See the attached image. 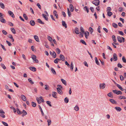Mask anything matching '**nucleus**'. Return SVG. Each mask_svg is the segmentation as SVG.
<instances>
[{
    "mask_svg": "<svg viewBox=\"0 0 126 126\" xmlns=\"http://www.w3.org/2000/svg\"><path fill=\"white\" fill-rule=\"evenodd\" d=\"M2 32L4 35H6L7 34V32L4 30H3L2 31Z\"/></svg>",
    "mask_w": 126,
    "mask_h": 126,
    "instance_id": "nucleus-64",
    "label": "nucleus"
},
{
    "mask_svg": "<svg viewBox=\"0 0 126 126\" xmlns=\"http://www.w3.org/2000/svg\"><path fill=\"white\" fill-rule=\"evenodd\" d=\"M30 23L31 26H33L35 25V23L34 20H31L30 21Z\"/></svg>",
    "mask_w": 126,
    "mask_h": 126,
    "instance_id": "nucleus-6",
    "label": "nucleus"
},
{
    "mask_svg": "<svg viewBox=\"0 0 126 126\" xmlns=\"http://www.w3.org/2000/svg\"><path fill=\"white\" fill-rule=\"evenodd\" d=\"M61 81L62 83H63L65 86L66 85V81L65 80L63 79H61Z\"/></svg>",
    "mask_w": 126,
    "mask_h": 126,
    "instance_id": "nucleus-21",
    "label": "nucleus"
},
{
    "mask_svg": "<svg viewBox=\"0 0 126 126\" xmlns=\"http://www.w3.org/2000/svg\"><path fill=\"white\" fill-rule=\"evenodd\" d=\"M57 88H59L60 89H63L62 86L61 85L58 84L57 85Z\"/></svg>",
    "mask_w": 126,
    "mask_h": 126,
    "instance_id": "nucleus-41",
    "label": "nucleus"
},
{
    "mask_svg": "<svg viewBox=\"0 0 126 126\" xmlns=\"http://www.w3.org/2000/svg\"><path fill=\"white\" fill-rule=\"evenodd\" d=\"M83 34H85V37L86 39L88 38V36H89V33L88 32L86 31Z\"/></svg>",
    "mask_w": 126,
    "mask_h": 126,
    "instance_id": "nucleus-8",
    "label": "nucleus"
},
{
    "mask_svg": "<svg viewBox=\"0 0 126 126\" xmlns=\"http://www.w3.org/2000/svg\"><path fill=\"white\" fill-rule=\"evenodd\" d=\"M69 7L70 11L71 12H73L74 10V9L73 8V6L72 4H70Z\"/></svg>",
    "mask_w": 126,
    "mask_h": 126,
    "instance_id": "nucleus-19",
    "label": "nucleus"
},
{
    "mask_svg": "<svg viewBox=\"0 0 126 126\" xmlns=\"http://www.w3.org/2000/svg\"><path fill=\"white\" fill-rule=\"evenodd\" d=\"M44 13L45 14H43L42 16H48V14L47 11H45Z\"/></svg>",
    "mask_w": 126,
    "mask_h": 126,
    "instance_id": "nucleus-40",
    "label": "nucleus"
},
{
    "mask_svg": "<svg viewBox=\"0 0 126 126\" xmlns=\"http://www.w3.org/2000/svg\"><path fill=\"white\" fill-rule=\"evenodd\" d=\"M56 51H57V52L58 54H59L60 53L61 51L58 48H57L56 49Z\"/></svg>",
    "mask_w": 126,
    "mask_h": 126,
    "instance_id": "nucleus-54",
    "label": "nucleus"
},
{
    "mask_svg": "<svg viewBox=\"0 0 126 126\" xmlns=\"http://www.w3.org/2000/svg\"><path fill=\"white\" fill-rule=\"evenodd\" d=\"M80 43H82V44H83L85 45H87V44H86V43L85 42V41L83 40H82V39L80 40Z\"/></svg>",
    "mask_w": 126,
    "mask_h": 126,
    "instance_id": "nucleus-23",
    "label": "nucleus"
},
{
    "mask_svg": "<svg viewBox=\"0 0 126 126\" xmlns=\"http://www.w3.org/2000/svg\"><path fill=\"white\" fill-rule=\"evenodd\" d=\"M112 13L110 12H108L107 14L108 16H111L112 15Z\"/></svg>",
    "mask_w": 126,
    "mask_h": 126,
    "instance_id": "nucleus-57",
    "label": "nucleus"
},
{
    "mask_svg": "<svg viewBox=\"0 0 126 126\" xmlns=\"http://www.w3.org/2000/svg\"><path fill=\"white\" fill-rule=\"evenodd\" d=\"M47 39L49 41H50L51 42H52V39L51 37L48 36L47 37Z\"/></svg>",
    "mask_w": 126,
    "mask_h": 126,
    "instance_id": "nucleus-37",
    "label": "nucleus"
},
{
    "mask_svg": "<svg viewBox=\"0 0 126 126\" xmlns=\"http://www.w3.org/2000/svg\"><path fill=\"white\" fill-rule=\"evenodd\" d=\"M119 98L120 99H126V97L124 96H120Z\"/></svg>",
    "mask_w": 126,
    "mask_h": 126,
    "instance_id": "nucleus-48",
    "label": "nucleus"
},
{
    "mask_svg": "<svg viewBox=\"0 0 126 126\" xmlns=\"http://www.w3.org/2000/svg\"><path fill=\"white\" fill-rule=\"evenodd\" d=\"M62 26L65 27V28H66L67 27V24H66L65 21H62Z\"/></svg>",
    "mask_w": 126,
    "mask_h": 126,
    "instance_id": "nucleus-13",
    "label": "nucleus"
},
{
    "mask_svg": "<svg viewBox=\"0 0 126 126\" xmlns=\"http://www.w3.org/2000/svg\"><path fill=\"white\" fill-rule=\"evenodd\" d=\"M117 66L118 67L120 68H121L123 67L121 64L119 63L117 64Z\"/></svg>",
    "mask_w": 126,
    "mask_h": 126,
    "instance_id": "nucleus-53",
    "label": "nucleus"
},
{
    "mask_svg": "<svg viewBox=\"0 0 126 126\" xmlns=\"http://www.w3.org/2000/svg\"><path fill=\"white\" fill-rule=\"evenodd\" d=\"M90 34H92L93 32V28L91 27H90L89 30Z\"/></svg>",
    "mask_w": 126,
    "mask_h": 126,
    "instance_id": "nucleus-31",
    "label": "nucleus"
},
{
    "mask_svg": "<svg viewBox=\"0 0 126 126\" xmlns=\"http://www.w3.org/2000/svg\"><path fill=\"white\" fill-rule=\"evenodd\" d=\"M34 38L35 40L37 42H39L40 40L38 36L36 35L34 36Z\"/></svg>",
    "mask_w": 126,
    "mask_h": 126,
    "instance_id": "nucleus-5",
    "label": "nucleus"
},
{
    "mask_svg": "<svg viewBox=\"0 0 126 126\" xmlns=\"http://www.w3.org/2000/svg\"><path fill=\"white\" fill-rule=\"evenodd\" d=\"M74 110H76V111H78L79 110V107H78V106L76 105L75 107L74 108Z\"/></svg>",
    "mask_w": 126,
    "mask_h": 126,
    "instance_id": "nucleus-47",
    "label": "nucleus"
},
{
    "mask_svg": "<svg viewBox=\"0 0 126 126\" xmlns=\"http://www.w3.org/2000/svg\"><path fill=\"white\" fill-rule=\"evenodd\" d=\"M46 103L49 106L51 107L52 105L51 104V102L49 101H47L46 102Z\"/></svg>",
    "mask_w": 126,
    "mask_h": 126,
    "instance_id": "nucleus-38",
    "label": "nucleus"
},
{
    "mask_svg": "<svg viewBox=\"0 0 126 126\" xmlns=\"http://www.w3.org/2000/svg\"><path fill=\"white\" fill-rule=\"evenodd\" d=\"M109 100L113 104H117V102L113 99H110Z\"/></svg>",
    "mask_w": 126,
    "mask_h": 126,
    "instance_id": "nucleus-10",
    "label": "nucleus"
},
{
    "mask_svg": "<svg viewBox=\"0 0 126 126\" xmlns=\"http://www.w3.org/2000/svg\"><path fill=\"white\" fill-rule=\"evenodd\" d=\"M117 40L120 43H121L122 42V40L121 37L119 36H118L117 37Z\"/></svg>",
    "mask_w": 126,
    "mask_h": 126,
    "instance_id": "nucleus-26",
    "label": "nucleus"
},
{
    "mask_svg": "<svg viewBox=\"0 0 126 126\" xmlns=\"http://www.w3.org/2000/svg\"><path fill=\"white\" fill-rule=\"evenodd\" d=\"M40 100L42 102L44 103L45 101L44 100V99L42 98V96H40L39 97Z\"/></svg>",
    "mask_w": 126,
    "mask_h": 126,
    "instance_id": "nucleus-56",
    "label": "nucleus"
},
{
    "mask_svg": "<svg viewBox=\"0 0 126 126\" xmlns=\"http://www.w3.org/2000/svg\"><path fill=\"white\" fill-rule=\"evenodd\" d=\"M29 82L32 84H34V82L32 80L31 78H29L28 79Z\"/></svg>",
    "mask_w": 126,
    "mask_h": 126,
    "instance_id": "nucleus-32",
    "label": "nucleus"
},
{
    "mask_svg": "<svg viewBox=\"0 0 126 126\" xmlns=\"http://www.w3.org/2000/svg\"><path fill=\"white\" fill-rule=\"evenodd\" d=\"M52 54H53V57L54 58H55L56 57V54L54 51H53L52 53Z\"/></svg>",
    "mask_w": 126,
    "mask_h": 126,
    "instance_id": "nucleus-36",
    "label": "nucleus"
},
{
    "mask_svg": "<svg viewBox=\"0 0 126 126\" xmlns=\"http://www.w3.org/2000/svg\"><path fill=\"white\" fill-rule=\"evenodd\" d=\"M92 3L96 6H98L99 4L100 1L99 0H94Z\"/></svg>",
    "mask_w": 126,
    "mask_h": 126,
    "instance_id": "nucleus-1",
    "label": "nucleus"
},
{
    "mask_svg": "<svg viewBox=\"0 0 126 126\" xmlns=\"http://www.w3.org/2000/svg\"><path fill=\"white\" fill-rule=\"evenodd\" d=\"M117 86L122 91H123L124 90H125L119 84H117Z\"/></svg>",
    "mask_w": 126,
    "mask_h": 126,
    "instance_id": "nucleus-24",
    "label": "nucleus"
},
{
    "mask_svg": "<svg viewBox=\"0 0 126 126\" xmlns=\"http://www.w3.org/2000/svg\"><path fill=\"white\" fill-rule=\"evenodd\" d=\"M10 29L12 32L13 33L15 34L16 33V31L14 28H11Z\"/></svg>",
    "mask_w": 126,
    "mask_h": 126,
    "instance_id": "nucleus-30",
    "label": "nucleus"
},
{
    "mask_svg": "<svg viewBox=\"0 0 126 126\" xmlns=\"http://www.w3.org/2000/svg\"><path fill=\"white\" fill-rule=\"evenodd\" d=\"M118 32L121 35H123L124 34L123 32L122 31H118Z\"/></svg>",
    "mask_w": 126,
    "mask_h": 126,
    "instance_id": "nucleus-52",
    "label": "nucleus"
},
{
    "mask_svg": "<svg viewBox=\"0 0 126 126\" xmlns=\"http://www.w3.org/2000/svg\"><path fill=\"white\" fill-rule=\"evenodd\" d=\"M112 38L113 41L114 40H115L116 39L115 38V36L114 35H112Z\"/></svg>",
    "mask_w": 126,
    "mask_h": 126,
    "instance_id": "nucleus-63",
    "label": "nucleus"
},
{
    "mask_svg": "<svg viewBox=\"0 0 126 126\" xmlns=\"http://www.w3.org/2000/svg\"><path fill=\"white\" fill-rule=\"evenodd\" d=\"M8 13L11 16H14L13 12L11 11H9L8 12Z\"/></svg>",
    "mask_w": 126,
    "mask_h": 126,
    "instance_id": "nucleus-28",
    "label": "nucleus"
},
{
    "mask_svg": "<svg viewBox=\"0 0 126 126\" xmlns=\"http://www.w3.org/2000/svg\"><path fill=\"white\" fill-rule=\"evenodd\" d=\"M29 68L31 71L33 72L36 71V68L33 67H29Z\"/></svg>",
    "mask_w": 126,
    "mask_h": 126,
    "instance_id": "nucleus-7",
    "label": "nucleus"
},
{
    "mask_svg": "<svg viewBox=\"0 0 126 126\" xmlns=\"http://www.w3.org/2000/svg\"><path fill=\"white\" fill-rule=\"evenodd\" d=\"M47 122L48 123V125L49 126L51 124V120L50 119H48Z\"/></svg>",
    "mask_w": 126,
    "mask_h": 126,
    "instance_id": "nucleus-39",
    "label": "nucleus"
},
{
    "mask_svg": "<svg viewBox=\"0 0 126 126\" xmlns=\"http://www.w3.org/2000/svg\"><path fill=\"white\" fill-rule=\"evenodd\" d=\"M45 85L46 87L45 88V89L47 90H48L49 89V86L47 85Z\"/></svg>",
    "mask_w": 126,
    "mask_h": 126,
    "instance_id": "nucleus-58",
    "label": "nucleus"
},
{
    "mask_svg": "<svg viewBox=\"0 0 126 126\" xmlns=\"http://www.w3.org/2000/svg\"><path fill=\"white\" fill-rule=\"evenodd\" d=\"M60 57L61 59L63 61H64L65 60V57L62 54H61L60 56Z\"/></svg>",
    "mask_w": 126,
    "mask_h": 126,
    "instance_id": "nucleus-18",
    "label": "nucleus"
},
{
    "mask_svg": "<svg viewBox=\"0 0 126 126\" xmlns=\"http://www.w3.org/2000/svg\"><path fill=\"white\" fill-rule=\"evenodd\" d=\"M0 46L5 51H6V49L4 47V46L2 45L1 44H0Z\"/></svg>",
    "mask_w": 126,
    "mask_h": 126,
    "instance_id": "nucleus-59",
    "label": "nucleus"
},
{
    "mask_svg": "<svg viewBox=\"0 0 126 126\" xmlns=\"http://www.w3.org/2000/svg\"><path fill=\"white\" fill-rule=\"evenodd\" d=\"M52 93V96L55 98H57V97L56 96V95L57 94V93L55 92H53Z\"/></svg>",
    "mask_w": 126,
    "mask_h": 126,
    "instance_id": "nucleus-9",
    "label": "nucleus"
},
{
    "mask_svg": "<svg viewBox=\"0 0 126 126\" xmlns=\"http://www.w3.org/2000/svg\"><path fill=\"white\" fill-rule=\"evenodd\" d=\"M115 109L118 111H120L122 110L121 108L119 107H116Z\"/></svg>",
    "mask_w": 126,
    "mask_h": 126,
    "instance_id": "nucleus-22",
    "label": "nucleus"
},
{
    "mask_svg": "<svg viewBox=\"0 0 126 126\" xmlns=\"http://www.w3.org/2000/svg\"><path fill=\"white\" fill-rule=\"evenodd\" d=\"M37 21L38 23L41 24H45V23L43 22L39 18L37 19Z\"/></svg>",
    "mask_w": 126,
    "mask_h": 126,
    "instance_id": "nucleus-14",
    "label": "nucleus"
},
{
    "mask_svg": "<svg viewBox=\"0 0 126 126\" xmlns=\"http://www.w3.org/2000/svg\"><path fill=\"white\" fill-rule=\"evenodd\" d=\"M6 42L9 46H10L12 45L11 44L9 41L7 40H6Z\"/></svg>",
    "mask_w": 126,
    "mask_h": 126,
    "instance_id": "nucleus-51",
    "label": "nucleus"
},
{
    "mask_svg": "<svg viewBox=\"0 0 126 126\" xmlns=\"http://www.w3.org/2000/svg\"><path fill=\"white\" fill-rule=\"evenodd\" d=\"M122 59L123 62L126 63V60L125 57L123 56Z\"/></svg>",
    "mask_w": 126,
    "mask_h": 126,
    "instance_id": "nucleus-49",
    "label": "nucleus"
},
{
    "mask_svg": "<svg viewBox=\"0 0 126 126\" xmlns=\"http://www.w3.org/2000/svg\"><path fill=\"white\" fill-rule=\"evenodd\" d=\"M64 100L65 103H67L69 102V100L67 97H66L64 98Z\"/></svg>",
    "mask_w": 126,
    "mask_h": 126,
    "instance_id": "nucleus-27",
    "label": "nucleus"
},
{
    "mask_svg": "<svg viewBox=\"0 0 126 126\" xmlns=\"http://www.w3.org/2000/svg\"><path fill=\"white\" fill-rule=\"evenodd\" d=\"M95 61L96 63L98 65H99L100 64L99 63L98 61L97 60V57H95Z\"/></svg>",
    "mask_w": 126,
    "mask_h": 126,
    "instance_id": "nucleus-33",
    "label": "nucleus"
},
{
    "mask_svg": "<svg viewBox=\"0 0 126 126\" xmlns=\"http://www.w3.org/2000/svg\"><path fill=\"white\" fill-rule=\"evenodd\" d=\"M38 107L39 108V109H40V110L41 112V113L42 115V116H44V112L43 111V110H42L41 107L40 105H38Z\"/></svg>",
    "mask_w": 126,
    "mask_h": 126,
    "instance_id": "nucleus-17",
    "label": "nucleus"
},
{
    "mask_svg": "<svg viewBox=\"0 0 126 126\" xmlns=\"http://www.w3.org/2000/svg\"><path fill=\"white\" fill-rule=\"evenodd\" d=\"M80 32H81V33H83V34L85 32L83 28L81 26L80 27Z\"/></svg>",
    "mask_w": 126,
    "mask_h": 126,
    "instance_id": "nucleus-25",
    "label": "nucleus"
},
{
    "mask_svg": "<svg viewBox=\"0 0 126 126\" xmlns=\"http://www.w3.org/2000/svg\"><path fill=\"white\" fill-rule=\"evenodd\" d=\"M75 32L76 34H79V28L77 27L75 28Z\"/></svg>",
    "mask_w": 126,
    "mask_h": 126,
    "instance_id": "nucleus-12",
    "label": "nucleus"
},
{
    "mask_svg": "<svg viewBox=\"0 0 126 126\" xmlns=\"http://www.w3.org/2000/svg\"><path fill=\"white\" fill-rule=\"evenodd\" d=\"M116 54L114 53L113 55V59L114 61H117V57Z\"/></svg>",
    "mask_w": 126,
    "mask_h": 126,
    "instance_id": "nucleus-11",
    "label": "nucleus"
},
{
    "mask_svg": "<svg viewBox=\"0 0 126 126\" xmlns=\"http://www.w3.org/2000/svg\"><path fill=\"white\" fill-rule=\"evenodd\" d=\"M112 94V93L110 92L107 95L109 97L112 98L113 97V96Z\"/></svg>",
    "mask_w": 126,
    "mask_h": 126,
    "instance_id": "nucleus-34",
    "label": "nucleus"
},
{
    "mask_svg": "<svg viewBox=\"0 0 126 126\" xmlns=\"http://www.w3.org/2000/svg\"><path fill=\"white\" fill-rule=\"evenodd\" d=\"M32 104V106L33 107H35L36 106V103L33 102H32L31 103Z\"/></svg>",
    "mask_w": 126,
    "mask_h": 126,
    "instance_id": "nucleus-46",
    "label": "nucleus"
},
{
    "mask_svg": "<svg viewBox=\"0 0 126 126\" xmlns=\"http://www.w3.org/2000/svg\"><path fill=\"white\" fill-rule=\"evenodd\" d=\"M84 10L85 11H86L87 13H88L89 12V9L87 7V6H85L84 8Z\"/></svg>",
    "mask_w": 126,
    "mask_h": 126,
    "instance_id": "nucleus-43",
    "label": "nucleus"
},
{
    "mask_svg": "<svg viewBox=\"0 0 126 126\" xmlns=\"http://www.w3.org/2000/svg\"><path fill=\"white\" fill-rule=\"evenodd\" d=\"M2 123L4 125L6 126H8V124L6 123L3 121H2Z\"/></svg>",
    "mask_w": 126,
    "mask_h": 126,
    "instance_id": "nucleus-55",
    "label": "nucleus"
},
{
    "mask_svg": "<svg viewBox=\"0 0 126 126\" xmlns=\"http://www.w3.org/2000/svg\"><path fill=\"white\" fill-rule=\"evenodd\" d=\"M34 47H34V46H32L31 47V49L33 51H36L35 49H34Z\"/></svg>",
    "mask_w": 126,
    "mask_h": 126,
    "instance_id": "nucleus-61",
    "label": "nucleus"
},
{
    "mask_svg": "<svg viewBox=\"0 0 126 126\" xmlns=\"http://www.w3.org/2000/svg\"><path fill=\"white\" fill-rule=\"evenodd\" d=\"M16 112L17 113L19 114H21L22 113V111H21L18 108L16 109Z\"/></svg>",
    "mask_w": 126,
    "mask_h": 126,
    "instance_id": "nucleus-20",
    "label": "nucleus"
},
{
    "mask_svg": "<svg viewBox=\"0 0 126 126\" xmlns=\"http://www.w3.org/2000/svg\"><path fill=\"white\" fill-rule=\"evenodd\" d=\"M67 13L68 16H70L71 15V12L69 11L68 8H67Z\"/></svg>",
    "mask_w": 126,
    "mask_h": 126,
    "instance_id": "nucleus-60",
    "label": "nucleus"
},
{
    "mask_svg": "<svg viewBox=\"0 0 126 126\" xmlns=\"http://www.w3.org/2000/svg\"><path fill=\"white\" fill-rule=\"evenodd\" d=\"M1 67L4 69H6V67L4 65V64L2 63L1 64Z\"/></svg>",
    "mask_w": 126,
    "mask_h": 126,
    "instance_id": "nucleus-42",
    "label": "nucleus"
},
{
    "mask_svg": "<svg viewBox=\"0 0 126 126\" xmlns=\"http://www.w3.org/2000/svg\"><path fill=\"white\" fill-rule=\"evenodd\" d=\"M21 98L24 101H26L27 100L26 98L25 95L22 94L21 95Z\"/></svg>",
    "mask_w": 126,
    "mask_h": 126,
    "instance_id": "nucleus-15",
    "label": "nucleus"
},
{
    "mask_svg": "<svg viewBox=\"0 0 126 126\" xmlns=\"http://www.w3.org/2000/svg\"><path fill=\"white\" fill-rule=\"evenodd\" d=\"M3 16H0V21L3 23H5L6 22V20L3 18Z\"/></svg>",
    "mask_w": 126,
    "mask_h": 126,
    "instance_id": "nucleus-4",
    "label": "nucleus"
},
{
    "mask_svg": "<svg viewBox=\"0 0 126 126\" xmlns=\"http://www.w3.org/2000/svg\"><path fill=\"white\" fill-rule=\"evenodd\" d=\"M0 6L1 8L4 9L5 7L4 4L2 3H0Z\"/></svg>",
    "mask_w": 126,
    "mask_h": 126,
    "instance_id": "nucleus-35",
    "label": "nucleus"
},
{
    "mask_svg": "<svg viewBox=\"0 0 126 126\" xmlns=\"http://www.w3.org/2000/svg\"><path fill=\"white\" fill-rule=\"evenodd\" d=\"M105 86V84L104 83L100 84H99V87L100 89H104Z\"/></svg>",
    "mask_w": 126,
    "mask_h": 126,
    "instance_id": "nucleus-3",
    "label": "nucleus"
},
{
    "mask_svg": "<svg viewBox=\"0 0 126 126\" xmlns=\"http://www.w3.org/2000/svg\"><path fill=\"white\" fill-rule=\"evenodd\" d=\"M113 92L114 93L116 94L117 95L122 94V93L120 91H117L116 90H112Z\"/></svg>",
    "mask_w": 126,
    "mask_h": 126,
    "instance_id": "nucleus-2",
    "label": "nucleus"
},
{
    "mask_svg": "<svg viewBox=\"0 0 126 126\" xmlns=\"http://www.w3.org/2000/svg\"><path fill=\"white\" fill-rule=\"evenodd\" d=\"M73 67H74L73 65V64L72 62L70 64V67L72 71L73 70Z\"/></svg>",
    "mask_w": 126,
    "mask_h": 126,
    "instance_id": "nucleus-44",
    "label": "nucleus"
},
{
    "mask_svg": "<svg viewBox=\"0 0 126 126\" xmlns=\"http://www.w3.org/2000/svg\"><path fill=\"white\" fill-rule=\"evenodd\" d=\"M112 26H113L115 28H117L118 26V25L117 24H116L115 23H113L112 24Z\"/></svg>",
    "mask_w": 126,
    "mask_h": 126,
    "instance_id": "nucleus-45",
    "label": "nucleus"
},
{
    "mask_svg": "<svg viewBox=\"0 0 126 126\" xmlns=\"http://www.w3.org/2000/svg\"><path fill=\"white\" fill-rule=\"evenodd\" d=\"M65 63L66 65H67L68 67H70V65L69 63L67 62V61H65Z\"/></svg>",
    "mask_w": 126,
    "mask_h": 126,
    "instance_id": "nucleus-62",
    "label": "nucleus"
},
{
    "mask_svg": "<svg viewBox=\"0 0 126 126\" xmlns=\"http://www.w3.org/2000/svg\"><path fill=\"white\" fill-rule=\"evenodd\" d=\"M57 89L58 92L59 94H63V92L62 91V89H60L59 88H57Z\"/></svg>",
    "mask_w": 126,
    "mask_h": 126,
    "instance_id": "nucleus-16",
    "label": "nucleus"
},
{
    "mask_svg": "<svg viewBox=\"0 0 126 126\" xmlns=\"http://www.w3.org/2000/svg\"><path fill=\"white\" fill-rule=\"evenodd\" d=\"M51 69L52 72L53 73V74L54 75H56V74L55 70L52 67L51 68Z\"/></svg>",
    "mask_w": 126,
    "mask_h": 126,
    "instance_id": "nucleus-29",
    "label": "nucleus"
},
{
    "mask_svg": "<svg viewBox=\"0 0 126 126\" xmlns=\"http://www.w3.org/2000/svg\"><path fill=\"white\" fill-rule=\"evenodd\" d=\"M22 113L23 114L25 115H26L27 114V112L25 110H22Z\"/></svg>",
    "mask_w": 126,
    "mask_h": 126,
    "instance_id": "nucleus-50",
    "label": "nucleus"
}]
</instances>
